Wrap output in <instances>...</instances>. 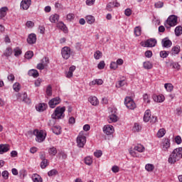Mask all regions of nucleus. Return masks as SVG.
<instances>
[{
	"label": "nucleus",
	"instance_id": "nucleus-1",
	"mask_svg": "<svg viewBox=\"0 0 182 182\" xmlns=\"http://www.w3.org/2000/svg\"><path fill=\"white\" fill-rule=\"evenodd\" d=\"M181 159H182V147L175 149L169 156L168 161L170 164H174Z\"/></svg>",
	"mask_w": 182,
	"mask_h": 182
},
{
	"label": "nucleus",
	"instance_id": "nucleus-2",
	"mask_svg": "<svg viewBox=\"0 0 182 182\" xmlns=\"http://www.w3.org/2000/svg\"><path fill=\"white\" fill-rule=\"evenodd\" d=\"M66 108L65 107H57L54 112L51 114V119L59 120L65 117V111Z\"/></svg>",
	"mask_w": 182,
	"mask_h": 182
},
{
	"label": "nucleus",
	"instance_id": "nucleus-3",
	"mask_svg": "<svg viewBox=\"0 0 182 182\" xmlns=\"http://www.w3.org/2000/svg\"><path fill=\"white\" fill-rule=\"evenodd\" d=\"M177 25V16L171 15L168 17L164 23V26L167 29H170L171 26H176Z\"/></svg>",
	"mask_w": 182,
	"mask_h": 182
},
{
	"label": "nucleus",
	"instance_id": "nucleus-4",
	"mask_svg": "<svg viewBox=\"0 0 182 182\" xmlns=\"http://www.w3.org/2000/svg\"><path fill=\"white\" fill-rule=\"evenodd\" d=\"M33 134L35 136H36V140L38 143H42V141H44L45 139H46V134H45V135H43V130L39 131L38 129H35L33 131Z\"/></svg>",
	"mask_w": 182,
	"mask_h": 182
},
{
	"label": "nucleus",
	"instance_id": "nucleus-5",
	"mask_svg": "<svg viewBox=\"0 0 182 182\" xmlns=\"http://www.w3.org/2000/svg\"><path fill=\"white\" fill-rule=\"evenodd\" d=\"M124 105L127 106V109H130V110H134V109H136V103L130 97H127L124 99Z\"/></svg>",
	"mask_w": 182,
	"mask_h": 182
},
{
	"label": "nucleus",
	"instance_id": "nucleus-6",
	"mask_svg": "<svg viewBox=\"0 0 182 182\" xmlns=\"http://www.w3.org/2000/svg\"><path fill=\"white\" fill-rule=\"evenodd\" d=\"M70 53H71L70 48L68 46L63 47L61 50V55L63 59H65V60L69 59L70 58Z\"/></svg>",
	"mask_w": 182,
	"mask_h": 182
},
{
	"label": "nucleus",
	"instance_id": "nucleus-7",
	"mask_svg": "<svg viewBox=\"0 0 182 182\" xmlns=\"http://www.w3.org/2000/svg\"><path fill=\"white\" fill-rule=\"evenodd\" d=\"M77 144L80 148H82L86 144V137L85 135L79 134L77 137Z\"/></svg>",
	"mask_w": 182,
	"mask_h": 182
},
{
	"label": "nucleus",
	"instance_id": "nucleus-8",
	"mask_svg": "<svg viewBox=\"0 0 182 182\" xmlns=\"http://www.w3.org/2000/svg\"><path fill=\"white\" fill-rule=\"evenodd\" d=\"M156 44L157 40H156L155 38H150L145 41L144 44H142V46H144V48H154Z\"/></svg>",
	"mask_w": 182,
	"mask_h": 182
},
{
	"label": "nucleus",
	"instance_id": "nucleus-9",
	"mask_svg": "<svg viewBox=\"0 0 182 182\" xmlns=\"http://www.w3.org/2000/svg\"><path fill=\"white\" fill-rule=\"evenodd\" d=\"M62 100H60V97H56L55 98L51 99L49 102H48V106L51 108V109H55V107H56V106H58V105H59V103H60Z\"/></svg>",
	"mask_w": 182,
	"mask_h": 182
},
{
	"label": "nucleus",
	"instance_id": "nucleus-10",
	"mask_svg": "<svg viewBox=\"0 0 182 182\" xmlns=\"http://www.w3.org/2000/svg\"><path fill=\"white\" fill-rule=\"evenodd\" d=\"M103 132L107 136H110L114 133V127L112 125L107 124L103 127Z\"/></svg>",
	"mask_w": 182,
	"mask_h": 182
},
{
	"label": "nucleus",
	"instance_id": "nucleus-11",
	"mask_svg": "<svg viewBox=\"0 0 182 182\" xmlns=\"http://www.w3.org/2000/svg\"><path fill=\"white\" fill-rule=\"evenodd\" d=\"M48 63H49V58L44 57L41 60V63L37 65V69H38L39 70H43V69H45V66H46Z\"/></svg>",
	"mask_w": 182,
	"mask_h": 182
},
{
	"label": "nucleus",
	"instance_id": "nucleus-12",
	"mask_svg": "<svg viewBox=\"0 0 182 182\" xmlns=\"http://www.w3.org/2000/svg\"><path fill=\"white\" fill-rule=\"evenodd\" d=\"M161 45L163 48H171V46L173 45V43L168 38H165L162 39L161 41Z\"/></svg>",
	"mask_w": 182,
	"mask_h": 182
},
{
	"label": "nucleus",
	"instance_id": "nucleus-13",
	"mask_svg": "<svg viewBox=\"0 0 182 182\" xmlns=\"http://www.w3.org/2000/svg\"><path fill=\"white\" fill-rule=\"evenodd\" d=\"M31 4L32 1L22 0L21 2V8L23 9V11H27V9H29V6H31Z\"/></svg>",
	"mask_w": 182,
	"mask_h": 182
},
{
	"label": "nucleus",
	"instance_id": "nucleus-14",
	"mask_svg": "<svg viewBox=\"0 0 182 182\" xmlns=\"http://www.w3.org/2000/svg\"><path fill=\"white\" fill-rule=\"evenodd\" d=\"M27 42L29 43V45H33V43H36V34H30L27 38Z\"/></svg>",
	"mask_w": 182,
	"mask_h": 182
},
{
	"label": "nucleus",
	"instance_id": "nucleus-15",
	"mask_svg": "<svg viewBox=\"0 0 182 182\" xmlns=\"http://www.w3.org/2000/svg\"><path fill=\"white\" fill-rule=\"evenodd\" d=\"M10 146L9 144H0V154H4V153H6L9 151Z\"/></svg>",
	"mask_w": 182,
	"mask_h": 182
},
{
	"label": "nucleus",
	"instance_id": "nucleus-16",
	"mask_svg": "<svg viewBox=\"0 0 182 182\" xmlns=\"http://www.w3.org/2000/svg\"><path fill=\"white\" fill-rule=\"evenodd\" d=\"M151 117V112L150 109L146 110L144 115V122L147 123V122H150V118Z\"/></svg>",
	"mask_w": 182,
	"mask_h": 182
},
{
	"label": "nucleus",
	"instance_id": "nucleus-17",
	"mask_svg": "<svg viewBox=\"0 0 182 182\" xmlns=\"http://www.w3.org/2000/svg\"><path fill=\"white\" fill-rule=\"evenodd\" d=\"M51 130L53 133H54V134H56L57 136H59V134L62 133V128L60 127V126H54L53 127Z\"/></svg>",
	"mask_w": 182,
	"mask_h": 182
},
{
	"label": "nucleus",
	"instance_id": "nucleus-18",
	"mask_svg": "<svg viewBox=\"0 0 182 182\" xmlns=\"http://www.w3.org/2000/svg\"><path fill=\"white\" fill-rule=\"evenodd\" d=\"M57 28L61 31H63V32H68V27H66V25H65L63 21L58 22L57 23Z\"/></svg>",
	"mask_w": 182,
	"mask_h": 182
},
{
	"label": "nucleus",
	"instance_id": "nucleus-19",
	"mask_svg": "<svg viewBox=\"0 0 182 182\" xmlns=\"http://www.w3.org/2000/svg\"><path fill=\"white\" fill-rule=\"evenodd\" d=\"M88 100L92 106H97V105H99V100H97V97L95 96L90 97Z\"/></svg>",
	"mask_w": 182,
	"mask_h": 182
},
{
	"label": "nucleus",
	"instance_id": "nucleus-20",
	"mask_svg": "<svg viewBox=\"0 0 182 182\" xmlns=\"http://www.w3.org/2000/svg\"><path fill=\"white\" fill-rule=\"evenodd\" d=\"M47 105L45 103H40L38 105L36 106L37 112H44L46 110Z\"/></svg>",
	"mask_w": 182,
	"mask_h": 182
},
{
	"label": "nucleus",
	"instance_id": "nucleus-21",
	"mask_svg": "<svg viewBox=\"0 0 182 182\" xmlns=\"http://www.w3.org/2000/svg\"><path fill=\"white\" fill-rule=\"evenodd\" d=\"M118 120V117L117 115L114 114H112L111 115H109L108 117V122L109 123H116V122H117Z\"/></svg>",
	"mask_w": 182,
	"mask_h": 182
},
{
	"label": "nucleus",
	"instance_id": "nucleus-22",
	"mask_svg": "<svg viewBox=\"0 0 182 182\" xmlns=\"http://www.w3.org/2000/svg\"><path fill=\"white\" fill-rule=\"evenodd\" d=\"M153 100L154 102H156L157 103H161L162 102H164V96L163 95H154Z\"/></svg>",
	"mask_w": 182,
	"mask_h": 182
},
{
	"label": "nucleus",
	"instance_id": "nucleus-23",
	"mask_svg": "<svg viewBox=\"0 0 182 182\" xmlns=\"http://www.w3.org/2000/svg\"><path fill=\"white\" fill-rule=\"evenodd\" d=\"M6 12H8V7L4 6L0 9V19L6 16Z\"/></svg>",
	"mask_w": 182,
	"mask_h": 182
},
{
	"label": "nucleus",
	"instance_id": "nucleus-24",
	"mask_svg": "<svg viewBox=\"0 0 182 182\" xmlns=\"http://www.w3.org/2000/svg\"><path fill=\"white\" fill-rule=\"evenodd\" d=\"M49 19L52 22V23H56L57 22H59V15L53 14L50 16Z\"/></svg>",
	"mask_w": 182,
	"mask_h": 182
},
{
	"label": "nucleus",
	"instance_id": "nucleus-25",
	"mask_svg": "<svg viewBox=\"0 0 182 182\" xmlns=\"http://www.w3.org/2000/svg\"><path fill=\"white\" fill-rule=\"evenodd\" d=\"M181 48L179 46H176L172 48L171 53V55H178L180 53Z\"/></svg>",
	"mask_w": 182,
	"mask_h": 182
},
{
	"label": "nucleus",
	"instance_id": "nucleus-26",
	"mask_svg": "<svg viewBox=\"0 0 182 182\" xmlns=\"http://www.w3.org/2000/svg\"><path fill=\"white\" fill-rule=\"evenodd\" d=\"M32 179L33 182H43L42 177L37 173L33 174Z\"/></svg>",
	"mask_w": 182,
	"mask_h": 182
},
{
	"label": "nucleus",
	"instance_id": "nucleus-27",
	"mask_svg": "<svg viewBox=\"0 0 182 182\" xmlns=\"http://www.w3.org/2000/svg\"><path fill=\"white\" fill-rule=\"evenodd\" d=\"M28 75L33 77H38L39 73L36 70L32 69L28 71Z\"/></svg>",
	"mask_w": 182,
	"mask_h": 182
},
{
	"label": "nucleus",
	"instance_id": "nucleus-28",
	"mask_svg": "<svg viewBox=\"0 0 182 182\" xmlns=\"http://www.w3.org/2000/svg\"><path fill=\"white\" fill-rule=\"evenodd\" d=\"M143 66L144 69H146L147 70L153 68V64L150 63V61H145L143 63Z\"/></svg>",
	"mask_w": 182,
	"mask_h": 182
},
{
	"label": "nucleus",
	"instance_id": "nucleus-29",
	"mask_svg": "<svg viewBox=\"0 0 182 182\" xmlns=\"http://www.w3.org/2000/svg\"><path fill=\"white\" fill-rule=\"evenodd\" d=\"M134 150L139 151V153H143V151H144V147L141 144H138L134 146Z\"/></svg>",
	"mask_w": 182,
	"mask_h": 182
},
{
	"label": "nucleus",
	"instance_id": "nucleus-30",
	"mask_svg": "<svg viewBox=\"0 0 182 182\" xmlns=\"http://www.w3.org/2000/svg\"><path fill=\"white\" fill-rule=\"evenodd\" d=\"M170 147V139H165L163 142L164 150H167Z\"/></svg>",
	"mask_w": 182,
	"mask_h": 182
},
{
	"label": "nucleus",
	"instance_id": "nucleus-31",
	"mask_svg": "<svg viewBox=\"0 0 182 182\" xmlns=\"http://www.w3.org/2000/svg\"><path fill=\"white\" fill-rule=\"evenodd\" d=\"M175 35L176 36H180V35H182V27L178 26H176L175 28Z\"/></svg>",
	"mask_w": 182,
	"mask_h": 182
},
{
	"label": "nucleus",
	"instance_id": "nucleus-32",
	"mask_svg": "<svg viewBox=\"0 0 182 182\" xmlns=\"http://www.w3.org/2000/svg\"><path fill=\"white\" fill-rule=\"evenodd\" d=\"M48 153L50 156H56L58 150L55 147H51L48 149Z\"/></svg>",
	"mask_w": 182,
	"mask_h": 182
},
{
	"label": "nucleus",
	"instance_id": "nucleus-33",
	"mask_svg": "<svg viewBox=\"0 0 182 182\" xmlns=\"http://www.w3.org/2000/svg\"><path fill=\"white\" fill-rule=\"evenodd\" d=\"M164 87L167 90V92H172L174 87L171 83H166L164 85Z\"/></svg>",
	"mask_w": 182,
	"mask_h": 182
},
{
	"label": "nucleus",
	"instance_id": "nucleus-34",
	"mask_svg": "<svg viewBox=\"0 0 182 182\" xmlns=\"http://www.w3.org/2000/svg\"><path fill=\"white\" fill-rule=\"evenodd\" d=\"M86 22L90 24L95 23V17L93 16H86Z\"/></svg>",
	"mask_w": 182,
	"mask_h": 182
},
{
	"label": "nucleus",
	"instance_id": "nucleus-35",
	"mask_svg": "<svg viewBox=\"0 0 182 182\" xmlns=\"http://www.w3.org/2000/svg\"><path fill=\"white\" fill-rule=\"evenodd\" d=\"M169 54H170V51H166V50H162L159 53L160 57L162 58L163 59L167 58V56H168Z\"/></svg>",
	"mask_w": 182,
	"mask_h": 182
},
{
	"label": "nucleus",
	"instance_id": "nucleus-36",
	"mask_svg": "<svg viewBox=\"0 0 182 182\" xmlns=\"http://www.w3.org/2000/svg\"><path fill=\"white\" fill-rule=\"evenodd\" d=\"M23 102H24V103H31V99H29V97H28V94H26V92H24L23 94Z\"/></svg>",
	"mask_w": 182,
	"mask_h": 182
},
{
	"label": "nucleus",
	"instance_id": "nucleus-37",
	"mask_svg": "<svg viewBox=\"0 0 182 182\" xmlns=\"http://www.w3.org/2000/svg\"><path fill=\"white\" fill-rule=\"evenodd\" d=\"M14 56L16 57L19 56V55H22V50H21L19 47L14 48Z\"/></svg>",
	"mask_w": 182,
	"mask_h": 182
},
{
	"label": "nucleus",
	"instance_id": "nucleus-38",
	"mask_svg": "<svg viewBox=\"0 0 182 182\" xmlns=\"http://www.w3.org/2000/svg\"><path fill=\"white\" fill-rule=\"evenodd\" d=\"M85 163L87 164V166H92L93 160L90 158V156H87L85 158Z\"/></svg>",
	"mask_w": 182,
	"mask_h": 182
},
{
	"label": "nucleus",
	"instance_id": "nucleus-39",
	"mask_svg": "<svg viewBox=\"0 0 182 182\" xmlns=\"http://www.w3.org/2000/svg\"><path fill=\"white\" fill-rule=\"evenodd\" d=\"M11 55H12V48L9 47L4 51V55L9 58Z\"/></svg>",
	"mask_w": 182,
	"mask_h": 182
},
{
	"label": "nucleus",
	"instance_id": "nucleus-40",
	"mask_svg": "<svg viewBox=\"0 0 182 182\" xmlns=\"http://www.w3.org/2000/svg\"><path fill=\"white\" fill-rule=\"evenodd\" d=\"M164 134H166V129L162 128L158 131V133H157L158 137H159V138L163 137L164 136Z\"/></svg>",
	"mask_w": 182,
	"mask_h": 182
},
{
	"label": "nucleus",
	"instance_id": "nucleus-41",
	"mask_svg": "<svg viewBox=\"0 0 182 182\" xmlns=\"http://www.w3.org/2000/svg\"><path fill=\"white\" fill-rule=\"evenodd\" d=\"M146 171H153L154 170V165L148 164L145 166Z\"/></svg>",
	"mask_w": 182,
	"mask_h": 182
},
{
	"label": "nucleus",
	"instance_id": "nucleus-42",
	"mask_svg": "<svg viewBox=\"0 0 182 182\" xmlns=\"http://www.w3.org/2000/svg\"><path fill=\"white\" fill-rule=\"evenodd\" d=\"M56 174H58V171L56 169H52L48 172V176L49 177L56 176Z\"/></svg>",
	"mask_w": 182,
	"mask_h": 182
},
{
	"label": "nucleus",
	"instance_id": "nucleus-43",
	"mask_svg": "<svg viewBox=\"0 0 182 182\" xmlns=\"http://www.w3.org/2000/svg\"><path fill=\"white\" fill-rule=\"evenodd\" d=\"M134 33L136 36H140V35H141V28L139 26L135 27Z\"/></svg>",
	"mask_w": 182,
	"mask_h": 182
},
{
	"label": "nucleus",
	"instance_id": "nucleus-44",
	"mask_svg": "<svg viewBox=\"0 0 182 182\" xmlns=\"http://www.w3.org/2000/svg\"><path fill=\"white\" fill-rule=\"evenodd\" d=\"M33 56V51H27L25 54L26 59H32Z\"/></svg>",
	"mask_w": 182,
	"mask_h": 182
},
{
	"label": "nucleus",
	"instance_id": "nucleus-45",
	"mask_svg": "<svg viewBox=\"0 0 182 182\" xmlns=\"http://www.w3.org/2000/svg\"><path fill=\"white\" fill-rule=\"evenodd\" d=\"M1 176L4 180H8L9 178V172L8 171H4L1 173Z\"/></svg>",
	"mask_w": 182,
	"mask_h": 182
},
{
	"label": "nucleus",
	"instance_id": "nucleus-46",
	"mask_svg": "<svg viewBox=\"0 0 182 182\" xmlns=\"http://www.w3.org/2000/svg\"><path fill=\"white\" fill-rule=\"evenodd\" d=\"M13 88L15 92H18V90H21V85L19 82H16L13 85Z\"/></svg>",
	"mask_w": 182,
	"mask_h": 182
},
{
	"label": "nucleus",
	"instance_id": "nucleus-47",
	"mask_svg": "<svg viewBox=\"0 0 182 182\" xmlns=\"http://www.w3.org/2000/svg\"><path fill=\"white\" fill-rule=\"evenodd\" d=\"M46 167H48V159H44L41 163V168H46Z\"/></svg>",
	"mask_w": 182,
	"mask_h": 182
},
{
	"label": "nucleus",
	"instance_id": "nucleus-48",
	"mask_svg": "<svg viewBox=\"0 0 182 182\" xmlns=\"http://www.w3.org/2000/svg\"><path fill=\"white\" fill-rule=\"evenodd\" d=\"M94 58L97 60L102 58V52H100V50H97L94 54Z\"/></svg>",
	"mask_w": 182,
	"mask_h": 182
},
{
	"label": "nucleus",
	"instance_id": "nucleus-49",
	"mask_svg": "<svg viewBox=\"0 0 182 182\" xmlns=\"http://www.w3.org/2000/svg\"><path fill=\"white\" fill-rule=\"evenodd\" d=\"M46 95L47 96H52V87L48 85L46 88Z\"/></svg>",
	"mask_w": 182,
	"mask_h": 182
},
{
	"label": "nucleus",
	"instance_id": "nucleus-50",
	"mask_svg": "<svg viewBox=\"0 0 182 182\" xmlns=\"http://www.w3.org/2000/svg\"><path fill=\"white\" fill-rule=\"evenodd\" d=\"M55 124H56V119H53L48 122V125L50 126V127H55Z\"/></svg>",
	"mask_w": 182,
	"mask_h": 182
},
{
	"label": "nucleus",
	"instance_id": "nucleus-51",
	"mask_svg": "<svg viewBox=\"0 0 182 182\" xmlns=\"http://www.w3.org/2000/svg\"><path fill=\"white\" fill-rule=\"evenodd\" d=\"M92 83L93 85H103V80L102 79L95 80Z\"/></svg>",
	"mask_w": 182,
	"mask_h": 182
},
{
	"label": "nucleus",
	"instance_id": "nucleus-52",
	"mask_svg": "<svg viewBox=\"0 0 182 182\" xmlns=\"http://www.w3.org/2000/svg\"><path fill=\"white\" fill-rule=\"evenodd\" d=\"M117 68H118V65L116 62H112L110 63V69H113V70H116Z\"/></svg>",
	"mask_w": 182,
	"mask_h": 182
},
{
	"label": "nucleus",
	"instance_id": "nucleus-53",
	"mask_svg": "<svg viewBox=\"0 0 182 182\" xmlns=\"http://www.w3.org/2000/svg\"><path fill=\"white\" fill-rule=\"evenodd\" d=\"M105 66H106L105 61H100L97 65V68L98 69L102 70V69H105Z\"/></svg>",
	"mask_w": 182,
	"mask_h": 182
},
{
	"label": "nucleus",
	"instance_id": "nucleus-54",
	"mask_svg": "<svg viewBox=\"0 0 182 182\" xmlns=\"http://www.w3.org/2000/svg\"><path fill=\"white\" fill-rule=\"evenodd\" d=\"M141 130V127L139 124L135 123L134 126V132H139Z\"/></svg>",
	"mask_w": 182,
	"mask_h": 182
},
{
	"label": "nucleus",
	"instance_id": "nucleus-55",
	"mask_svg": "<svg viewBox=\"0 0 182 182\" xmlns=\"http://www.w3.org/2000/svg\"><path fill=\"white\" fill-rule=\"evenodd\" d=\"M155 8H163L164 6V3L163 1H158L155 3Z\"/></svg>",
	"mask_w": 182,
	"mask_h": 182
},
{
	"label": "nucleus",
	"instance_id": "nucleus-56",
	"mask_svg": "<svg viewBox=\"0 0 182 182\" xmlns=\"http://www.w3.org/2000/svg\"><path fill=\"white\" fill-rule=\"evenodd\" d=\"M103 154V153L102 152L101 150L97 151L95 152H94V156L95 157H97V159H99V157H102V155Z\"/></svg>",
	"mask_w": 182,
	"mask_h": 182
},
{
	"label": "nucleus",
	"instance_id": "nucleus-57",
	"mask_svg": "<svg viewBox=\"0 0 182 182\" xmlns=\"http://www.w3.org/2000/svg\"><path fill=\"white\" fill-rule=\"evenodd\" d=\"M175 143H176V144H181V136H176L175 137Z\"/></svg>",
	"mask_w": 182,
	"mask_h": 182
},
{
	"label": "nucleus",
	"instance_id": "nucleus-58",
	"mask_svg": "<svg viewBox=\"0 0 182 182\" xmlns=\"http://www.w3.org/2000/svg\"><path fill=\"white\" fill-rule=\"evenodd\" d=\"M112 171L113 173H119V171H120V168L117 166H114L112 168Z\"/></svg>",
	"mask_w": 182,
	"mask_h": 182
},
{
	"label": "nucleus",
	"instance_id": "nucleus-59",
	"mask_svg": "<svg viewBox=\"0 0 182 182\" xmlns=\"http://www.w3.org/2000/svg\"><path fill=\"white\" fill-rule=\"evenodd\" d=\"M41 83H42V79L38 78V79L35 81V86H36V87H39V86H41Z\"/></svg>",
	"mask_w": 182,
	"mask_h": 182
},
{
	"label": "nucleus",
	"instance_id": "nucleus-60",
	"mask_svg": "<svg viewBox=\"0 0 182 182\" xmlns=\"http://www.w3.org/2000/svg\"><path fill=\"white\" fill-rule=\"evenodd\" d=\"M67 19L68 21H73V19H75V14H68L67 15Z\"/></svg>",
	"mask_w": 182,
	"mask_h": 182
},
{
	"label": "nucleus",
	"instance_id": "nucleus-61",
	"mask_svg": "<svg viewBox=\"0 0 182 182\" xmlns=\"http://www.w3.org/2000/svg\"><path fill=\"white\" fill-rule=\"evenodd\" d=\"M145 56L146 58H151L153 56V52L151 50H146L145 52Z\"/></svg>",
	"mask_w": 182,
	"mask_h": 182
},
{
	"label": "nucleus",
	"instance_id": "nucleus-62",
	"mask_svg": "<svg viewBox=\"0 0 182 182\" xmlns=\"http://www.w3.org/2000/svg\"><path fill=\"white\" fill-rule=\"evenodd\" d=\"M124 15L126 16H130V15H132V9H127L124 11Z\"/></svg>",
	"mask_w": 182,
	"mask_h": 182
},
{
	"label": "nucleus",
	"instance_id": "nucleus-63",
	"mask_svg": "<svg viewBox=\"0 0 182 182\" xmlns=\"http://www.w3.org/2000/svg\"><path fill=\"white\" fill-rule=\"evenodd\" d=\"M143 97H144V102H145L146 103H149L150 102V99L149 98V95L144 94Z\"/></svg>",
	"mask_w": 182,
	"mask_h": 182
},
{
	"label": "nucleus",
	"instance_id": "nucleus-64",
	"mask_svg": "<svg viewBox=\"0 0 182 182\" xmlns=\"http://www.w3.org/2000/svg\"><path fill=\"white\" fill-rule=\"evenodd\" d=\"M124 83H126V81L120 80V81L118 82V84L116 85V87H122L124 85Z\"/></svg>",
	"mask_w": 182,
	"mask_h": 182
}]
</instances>
